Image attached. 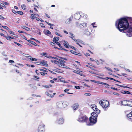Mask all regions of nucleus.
<instances>
[{
  "instance_id": "obj_1",
  "label": "nucleus",
  "mask_w": 132,
  "mask_h": 132,
  "mask_svg": "<svg viewBox=\"0 0 132 132\" xmlns=\"http://www.w3.org/2000/svg\"><path fill=\"white\" fill-rule=\"evenodd\" d=\"M115 25L119 31L123 32L127 29L125 32L126 36L128 37L132 36V18L126 17L121 18L116 22Z\"/></svg>"
},
{
  "instance_id": "obj_2",
  "label": "nucleus",
  "mask_w": 132,
  "mask_h": 132,
  "mask_svg": "<svg viewBox=\"0 0 132 132\" xmlns=\"http://www.w3.org/2000/svg\"><path fill=\"white\" fill-rule=\"evenodd\" d=\"M92 116L89 118V121H89L87 123V125L88 126L92 125L95 124L97 122V117H98V115L95 112H92L91 113Z\"/></svg>"
},
{
  "instance_id": "obj_3",
  "label": "nucleus",
  "mask_w": 132,
  "mask_h": 132,
  "mask_svg": "<svg viewBox=\"0 0 132 132\" xmlns=\"http://www.w3.org/2000/svg\"><path fill=\"white\" fill-rule=\"evenodd\" d=\"M68 104L67 102L59 101L56 103V106L57 108L61 109L68 106Z\"/></svg>"
},
{
  "instance_id": "obj_4",
  "label": "nucleus",
  "mask_w": 132,
  "mask_h": 132,
  "mask_svg": "<svg viewBox=\"0 0 132 132\" xmlns=\"http://www.w3.org/2000/svg\"><path fill=\"white\" fill-rule=\"evenodd\" d=\"M51 62L53 63L56 64L59 67L63 68L65 64L64 63H65V62L61 59L59 60V61L56 60H52Z\"/></svg>"
},
{
  "instance_id": "obj_5",
  "label": "nucleus",
  "mask_w": 132,
  "mask_h": 132,
  "mask_svg": "<svg viewBox=\"0 0 132 132\" xmlns=\"http://www.w3.org/2000/svg\"><path fill=\"white\" fill-rule=\"evenodd\" d=\"M77 120L80 122H85L86 123V124L87 123H88V122L89 121L88 118L85 115H80L79 116Z\"/></svg>"
},
{
  "instance_id": "obj_6",
  "label": "nucleus",
  "mask_w": 132,
  "mask_h": 132,
  "mask_svg": "<svg viewBox=\"0 0 132 132\" xmlns=\"http://www.w3.org/2000/svg\"><path fill=\"white\" fill-rule=\"evenodd\" d=\"M99 104L103 108H106L109 105V103L108 101L106 100H102L99 102Z\"/></svg>"
},
{
  "instance_id": "obj_7",
  "label": "nucleus",
  "mask_w": 132,
  "mask_h": 132,
  "mask_svg": "<svg viewBox=\"0 0 132 132\" xmlns=\"http://www.w3.org/2000/svg\"><path fill=\"white\" fill-rule=\"evenodd\" d=\"M121 104L124 106H132V102L131 101H123L121 102Z\"/></svg>"
},
{
  "instance_id": "obj_8",
  "label": "nucleus",
  "mask_w": 132,
  "mask_h": 132,
  "mask_svg": "<svg viewBox=\"0 0 132 132\" xmlns=\"http://www.w3.org/2000/svg\"><path fill=\"white\" fill-rule=\"evenodd\" d=\"M45 125L44 124L40 125L38 127V132H44Z\"/></svg>"
},
{
  "instance_id": "obj_9",
  "label": "nucleus",
  "mask_w": 132,
  "mask_h": 132,
  "mask_svg": "<svg viewBox=\"0 0 132 132\" xmlns=\"http://www.w3.org/2000/svg\"><path fill=\"white\" fill-rule=\"evenodd\" d=\"M82 13L81 12L76 13L74 14V18L78 20L82 16Z\"/></svg>"
},
{
  "instance_id": "obj_10",
  "label": "nucleus",
  "mask_w": 132,
  "mask_h": 132,
  "mask_svg": "<svg viewBox=\"0 0 132 132\" xmlns=\"http://www.w3.org/2000/svg\"><path fill=\"white\" fill-rule=\"evenodd\" d=\"M79 107V104L78 103H75L72 106V108L74 110H77Z\"/></svg>"
},
{
  "instance_id": "obj_11",
  "label": "nucleus",
  "mask_w": 132,
  "mask_h": 132,
  "mask_svg": "<svg viewBox=\"0 0 132 132\" xmlns=\"http://www.w3.org/2000/svg\"><path fill=\"white\" fill-rule=\"evenodd\" d=\"M40 64L43 66L47 67L48 65V64L47 63V61H44L42 60L40 62Z\"/></svg>"
},
{
  "instance_id": "obj_12",
  "label": "nucleus",
  "mask_w": 132,
  "mask_h": 132,
  "mask_svg": "<svg viewBox=\"0 0 132 132\" xmlns=\"http://www.w3.org/2000/svg\"><path fill=\"white\" fill-rule=\"evenodd\" d=\"M73 18L72 16H71L70 17L67 19L65 21V23L67 24H69L71 22L72 19Z\"/></svg>"
},
{
  "instance_id": "obj_13",
  "label": "nucleus",
  "mask_w": 132,
  "mask_h": 132,
  "mask_svg": "<svg viewBox=\"0 0 132 132\" xmlns=\"http://www.w3.org/2000/svg\"><path fill=\"white\" fill-rule=\"evenodd\" d=\"M87 23H80L79 26L81 28H85L87 26Z\"/></svg>"
},
{
  "instance_id": "obj_14",
  "label": "nucleus",
  "mask_w": 132,
  "mask_h": 132,
  "mask_svg": "<svg viewBox=\"0 0 132 132\" xmlns=\"http://www.w3.org/2000/svg\"><path fill=\"white\" fill-rule=\"evenodd\" d=\"M57 122L59 124H62L64 122V119L62 118H60L57 120Z\"/></svg>"
},
{
  "instance_id": "obj_15",
  "label": "nucleus",
  "mask_w": 132,
  "mask_h": 132,
  "mask_svg": "<svg viewBox=\"0 0 132 132\" xmlns=\"http://www.w3.org/2000/svg\"><path fill=\"white\" fill-rule=\"evenodd\" d=\"M84 34L87 36H89L90 34V32L88 31V30L87 29H86L84 31Z\"/></svg>"
},
{
  "instance_id": "obj_16",
  "label": "nucleus",
  "mask_w": 132,
  "mask_h": 132,
  "mask_svg": "<svg viewBox=\"0 0 132 132\" xmlns=\"http://www.w3.org/2000/svg\"><path fill=\"white\" fill-rule=\"evenodd\" d=\"M44 33L45 34L47 35H49L51 34V32L48 30H44Z\"/></svg>"
},
{
  "instance_id": "obj_17",
  "label": "nucleus",
  "mask_w": 132,
  "mask_h": 132,
  "mask_svg": "<svg viewBox=\"0 0 132 132\" xmlns=\"http://www.w3.org/2000/svg\"><path fill=\"white\" fill-rule=\"evenodd\" d=\"M40 54L42 55H43V56H45L47 57L48 58H50L51 57V56H47V53H44H44H42L41 54Z\"/></svg>"
},
{
  "instance_id": "obj_18",
  "label": "nucleus",
  "mask_w": 132,
  "mask_h": 132,
  "mask_svg": "<svg viewBox=\"0 0 132 132\" xmlns=\"http://www.w3.org/2000/svg\"><path fill=\"white\" fill-rule=\"evenodd\" d=\"M95 83H97L98 84H103V85H104L106 86H110L109 85H108V84L106 83L102 82L99 81H95Z\"/></svg>"
},
{
  "instance_id": "obj_19",
  "label": "nucleus",
  "mask_w": 132,
  "mask_h": 132,
  "mask_svg": "<svg viewBox=\"0 0 132 132\" xmlns=\"http://www.w3.org/2000/svg\"><path fill=\"white\" fill-rule=\"evenodd\" d=\"M126 116L129 118L132 119V111L129 114L127 115Z\"/></svg>"
},
{
  "instance_id": "obj_20",
  "label": "nucleus",
  "mask_w": 132,
  "mask_h": 132,
  "mask_svg": "<svg viewBox=\"0 0 132 132\" xmlns=\"http://www.w3.org/2000/svg\"><path fill=\"white\" fill-rule=\"evenodd\" d=\"M75 41L76 42V43L77 44H78V45H79L81 47H82V46H81L79 44V43H81V42H82V41H81V40H80L79 39H76V40H75Z\"/></svg>"
},
{
  "instance_id": "obj_21",
  "label": "nucleus",
  "mask_w": 132,
  "mask_h": 132,
  "mask_svg": "<svg viewBox=\"0 0 132 132\" xmlns=\"http://www.w3.org/2000/svg\"><path fill=\"white\" fill-rule=\"evenodd\" d=\"M64 43H63V44L64 45V46L67 48L69 47V44L68 43V42L65 41H64Z\"/></svg>"
},
{
  "instance_id": "obj_22",
  "label": "nucleus",
  "mask_w": 132,
  "mask_h": 132,
  "mask_svg": "<svg viewBox=\"0 0 132 132\" xmlns=\"http://www.w3.org/2000/svg\"><path fill=\"white\" fill-rule=\"evenodd\" d=\"M59 39V37H54L53 38V41L54 42H55L58 41Z\"/></svg>"
},
{
  "instance_id": "obj_23",
  "label": "nucleus",
  "mask_w": 132,
  "mask_h": 132,
  "mask_svg": "<svg viewBox=\"0 0 132 132\" xmlns=\"http://www.w3.org/2000/svg\"><path fill=\"white\" fill-rule=\"evenodd\" d=\"M21 27L22 28H23V29L26 30L27 31H30V29L29 28L25 26H21Z\"/></svg>"
},
{
  "instance_id": "obj_24",
  "label": "nucleus",
  "mask_w": 132,
  "mask_h": 132,
  "mask_svg": "<svg viewBox=\"0 0 132 132\" xmlns=\"http://www.w3.org/2000/svg\"><path fill=\"white\" fill-rule=\"evenodd\" d=\"M105 68L108 71H110V72H108L109 74L110 75H112V72H113L112 70L109 68L105 67Z\"/></svg>"
},
{
  "instance_id": "obj_25",
  "label": "nucleus",
  "mask_w": 132,
  "mask_h": 132,
  "mask_svg": "<svg viewBox=\"0 0 132 132\" xmlns=\"http://www.w3.org/2000/svg\"><path fill=\"white\" fill-rule=\"evenodd\" d=\"M27 41L28 42L31 43L34 45L37 46V44L33 41L29 40H28Z\"/></svg>"
},
{
  "instance_id": "obj_26",
  "label": "nucleus",
  "mask_w": 132,
  "mask_h": 132,
  "mask_svg": "<svg viewBox=\"0 0 132 132\" xmlns=\"http://www.w3.org/2000/svg\"><path fill=\"white\" fill-rule=\"evenodd\" d=\"M42 86L43 87H45V88H50V87H52V85L50 84H49L48 85H43Z\"/></svg>"
},
{
  "instance_id": "obj_27",
  "label": "nucleus",
  "mask_w": 132,
  "mask_h": 132,
  "mask_svg": "<svg viewBox=\"0 0 132 132\" xmlns=\"http://www.w3.org/2000/svg\"><path fill=\"white\" fill-rule=\"evenodd\" d=\"M91 108L93 110H94L95 109H96V108L97 107L96 106L95 104L92 105L90 106Z\"/></svg>"
},
{
  "instance_id": "obj_28",
  "label": "nucleus",
  "mask_w": 132,
  "mask_h": 132,
  "mask_svg": "<svg viewBox=\"0 0 132 132\" xmlns=\"http://www.w3.org/2000/svg\"><path fill=\"white\" fill-rule=\"evenodd\" d=\"M35 15L36 14H31L30 16L32 20L34 19L35 18H36V16H35Z\"/></svg>"
},
{
  "instance_id": "obj_29",
  "label": "nucleus",
  "mask_w": 132,
  "mask_h": 132,
  "mask_svg": "<svg viewBox=\"0 0 132 132\" xmlns=\"http://www.w3.org/2000/svg\"><path fill=\"white\" fill-rule=\"evenodd\" d=\"M94 111L96 112L97 113L99 114L100 113V110L97 108V107L96 108V109H95Z\"/></svg>"
},
{
  "instance_id": "obj_30",
  "label": "nucleus",
  "mask_w": 132,
  "mask_h": 132,
  "mask_svg": "<svg viewBox=\"0 0 132 132\" xmlns=\"http://www.w3.org/2000/svg\"><path fill=\"white\" fill-rule=\"evenodd\" d=\"M82 16L84 19H86L88 17V16L87 14L83 13H82Z\"/></svg>"
},
{
  "instance_id": "obj_31",
  "label": "nucleus",
  "mask_w": 132,
  "mask_h": 132,
  "mask_svg": "<svg viewBox=\"0 0 132 132\" xmlns=\"http://www.w3.org/2000/svg\"><path fill=\"white\" fill-rule=\"evenodd\" d=\"M46 94L48 96L50 97H53V96L52 95L50 94L48 92H46Z\"/></svg>"
},
{
  "instance_id": "obj_32",
  "label": "nucleus",
  "mask_w": 132,
  "mask_h": 132,
  "mask_svg": "<svg viewBox=\"0 0 132 132\" xmlns=\"http://www.w3.org/2000/svg\"><path fill=\"white\" fill-rule=\"evenodd\" d=\"M22 8L23 10H26V6L24 4H22L21 5Z\"/></svg>"
},
{
  "instance_id": "obj_33",
  "label": "nucleus",
  "mask_w": 132,
  "mask_h": 132,
  "mask_svg": "<svg viewBox=\"0 0 132 132\" xmlns=\"http://www.w3.org/2000/svg\"><path fill=\"white\" fill-rule=\"evenodd\" d=\"M106 78H107V79H111V80H113L115 81H117V82H119L117 80H116L114 79H113V78H110V77H106Z\"/></svg>"
},
{
  "instance_id": "obj_34",
  "label": "nucleus",
  "mask_w": 132,
  "mask_h": 132,
  "mask_svg": "<svg viewBox=\"0 0 132 132\" xmlns=\"http://www.w3.org/2000/svg\"><path fill=\"white\" fill-rule=\"evenodd\" d=\"M82 71H79V72L78 73V74L79 75H80L81 76H85L84 74L83 73H82Z\"/></svg>"
},
{
  "instance_id": "obj_35",
  "label": "nucleus",
  "mask_w": 132,
  "mask_h": 132,
  "mask_svg": "<svg viewBox=\"0 0 132 132\" xmlns=\"http://www.w3.org/2000/svg\"><path fill=\"white\" fill-rule=\"evenodd\" d=\"M58 70L57 71V72L59 73H63L64 72L63 70L60 69H58Z\"/></svg>"
},
{
  "instance_id": "obj_36",
  "label": "nucleus",
  "mask_w": 132,
  "mask_h": 132,
  "mask_svg": "<svg viewBox=\"0 0 132 132\" xmlns=\"http://www.w3.org/2000/svg\"><path fill=\"white\" fill-rule=\"evenodd\" d=\"M30 59L32 61H37V59H36L32 57L30 58Z\"/></svg>"
},
{
  "instance_id": "obj_37",
  "label": "nucleus",
  "mask_w": 132,
  "mask_h": 132,
  "mask_svg": "<svg viewBox=\"0 0 132 132\" xmlns=\"http://www.w3.org/2000/svg\"><path fill=\"white\" fill-rule=\"evenodd\" d=\"M122 93L125 94H130V93L128 91H125L123 93Z\"/></svg>"
},
{
  "instance_id": "obj_38",
  "label": "nucleus",
  "mask_w": 132,
  "mask_h": 132,
  "mask_svg": "<svg viewBox=\"0 0 132 132\" xmlns=\"http://www.w3.org/2000/svg\"><path fill=\"white\" fill-rule=\"evenodd\" d=\"M4 37H5L7 39L9 40H11L10 36H4Z\"/></svg>"
},
{
  "instance_id": "obj_39",
  "label": "nucleus",
  "mask_w": 132,
  "mask_h": 132,
  "mask_svg": "<svg viewBox=\"0 0 132 132\" xmlns=\"http://www.w3.org/2000/svg\"><path fill=\"white\" fill-rule=\"evenodd\" d=\"M116 85H117L118 86H120V87H124V88H130L129 87H127V86H125L121 85H118V84H116Z\"/></svg>"
},
{
  "instance_id": "obj_40",
  "label": "nucleus",
  "mask_w": 132,
  "mask_h": 132,
  "mask_svg": "<svg viewBox=\"0 0 132 132\" xmlns=\"http://www.w3.org/2000/svg\"><path fill=\"white\" fill-rule=\"evenodd\" d=\"M17 13H18L21 15H23V12H22L21 11H17Z\"/></svg>"
},
{
  "instance_id": "obj_41",
  "label": "nucleus",
  "mask_w": 132,
  "mask_h": 132,
  "mask_svg": "<svg viewBox=\"0 0 132 132\" xmlns=\"http://www.w3.org/2000/svg\"><path fill=\"white\" fill-rule=\"evenodd\" d=\"M55 43H56V44H57V45H59V47L61 48H62V46H61L60 45V43L58 42H55Z\"/></svg>"
},
{
  "instance_id": "obj_42",
  "label": "nucleus",
  "mask_w": 132,
  "mask_h": 132,
  "mask_svg": "<svg viewBox=\"0 0 132 132\" xmlns=\"http://www.w3.org/2000/svg\"><path fill=\"white\" fill-rule=\"evenodd\" d=\"M2 27L4 28L5 29L7 30H9V29L7 26H2Z\"/></svg>"
},
{
  "instance_id": "obj_43",
  "label": "nucleus",
  "mask_w": 132,
  "mask_h": 132,
  "mask_svg": "<svg viewBox=\"0 0 132 132\" xmlns=\"http://www.w3.org/2000/svg\"><path fill=\"white\" fill-rule=\"evenodd\" d=\"M74 41L76 40V39L75 38V36L74 35L72 36H69Z\"/></svg>"
},
{
  "instance_id": "obj_44",
  "label": "nucleus",
  "mask_w": 132,
  "mask_h": 132,
  "mask_svg": "<svg viewBox=\"0 0 132 132\" xmlns=\"http://www.w3.org/2000/svg\"><path fill=\"white\" fill-rule=\"evenodd\" d=\"M39 73L41 75L43 76H44L45 74H47V73L46 72H39Z\"/></svg>"
},
{
  "instance_id": "obj_45",
  "label": "nucleus",
  "mask_w": 132,
  "mask_h": 132,
  "mask_svg": "<svg viewBox=\"0 0 132 132\" xmlns=\"http://www.w3.org/2000/svg\"><path fill=\"white\" fill-rule=\"evenodd\" d=\"M39 70L40 71H43V72H47L46 70H45L44 69H39Z\"/></svg>"
},
{
  "instance_id": "obj_46",
  "label": "nucleus",
  "mask_w": 132,
  "mask_h": 132,
  "mask_svg": "<svg viewBox=\"0 0 132 132\" xmlns=\"http://www.w3.org/2000/svg\"><path fill=\"white\" fill-rule=\"evenodd\" d=\"M84 95L86 96H90L91 94L90 93H87L84 94Z\"/></svg>"
},
{
  "instance_id": "obj_47",
  "label": "nucleus",
  "mask_w": 132,
  "mask_h": 132,
  "mask_svg": "<svg viewBox=\"0 0 132 132\" xmlns=\"http://www.w3.org/2000/svg\"><path fill=\"white\" fill-rule=\"evenodd\" d=\"M45 22L47 24H48V25H50V26H54V25L53 24H51V23H49L48 22H47V21H45Z\"/></svg>"
},
{
  "instance_id": "obj_48",
  "label": "nucleus",
  "mask_w": 132,
  "mask_h": 132,
  "mask_svg": "<svg viewBox=\"0 0 132 132\" xmlns=\"http://www.w3.org/2000/svg\"><path fill=\"white\" fill-rule=\"evenodd\" d=\"M12 11L13 13L15 14H17V12H16L14 10L12 9Z\"/></svg>"
},
{
  "instance_id": "obj_49",
  "label": "nucleus",
  "mask_w": 132,
  "mask_h": 132,
  "mask_svg": "<svg viewBox=\"0 0 132 132\" xmlns=\"http://www.w3.org/2000/svg\"><path fill=\"white\" fill-rule=\"evenodd\" d=\"M0 6L4 7H6V6L5 5H4V4L1 3H0Z\"/></svg>"
},
{
  "instance_id": "obj_50",
  "label": "nucleus",
  "mask_w": 132,
  "mask_h": 132,
  "mask_svg": "<svg viewBox=\"0 0 132 132\" xmlns=\"http://www.w3.org/2000/svg\"><path fill=\"white\" fill-rule=\"evenodd\" d=\"M95 23H92L91 24L92 26H93V28H96L97 27V26H95Z\"/></svg>"
},
{
  "instance_id": "obj_51",
  "label": "nucleus",
  "mask_w": 132,
  "mask_h": 132,
  "mask_svg": "<svg viewBox=\"0 0 132 132\" xmlns=\"http://www.w3.org/2000/svg\"><path fill=\"white\" fill-rule=\"evenodd\" d=\"M51 58H52V59H56V60H58L57 61H59V60H60V59H58L57 57H53L52 56H51Z\"/></svg>"
},
{
  "instance_id": "obj_52",
  "label": "nucleus",
  "mask_w": 132,
  "mask_h": 132,
  "mask_svg": "<svg viewBox=\"0 0 132 132\" xmlns=\"http://www.w3.org/2000/svg\"><path fill=\"white\" fill-rule=\"evenodd\" d=\"M94 61L97 63V64H100V62L97 60H94Z\"/></svg>"
},
{
  "instance_id": "obj_53",
  "label": "nucleus",
  "mask_w": 132,
  "mask_h": 132,
  "mask_svg": "<svg viewBox=\"0 0 132 132\" xmlns=\"http://www.w3.org/2000/svg\"><path fill=\"white\" fill-rule=\"evenodd\" d=\"M9 32L10 34H12L13 35H14V32H13L12 31H11L9 30Z\"/></svg>"
},
{
  "instance_id": "obj_54",
  "label": "nucleus",
  "mask_w": 132,
  "mask_h": 132,
  "mask_svg": "<svg viewBox=\"0 0 132 132\" xmlns=\"http://www.w3.org/2000/svg\"><path fill=\"white\" fill-rule=\"evenodd\" d=\"M75 87L76 89H80V86H75Z\"/></svg>"
},
{
  "instance_id": "obj_55",
  "label": "nucleus",
  "mask_w": 132,
  "mask_h": 132,
  "mask_svg": "<svg viewBox=\"0 0 132 132\" xmlns=\"http://www.w3.org/2000/svg\"><path fill=\"white\" fill-rule=\"evenodd\" d=\"M113 94L114 95L117 96H119V93L115 92L113 93Z\"/></svg>"
},
{
  "instance_id": "obj_56",
  "label": "nucleus",
  "mask_w": 132,
  "mask_h": 132,
  "mask_svg": "<svg viewBox=\"0 0 132 132\" xmlns=\"http://www.w3.org/2000/svg\"><path fill=\"white\" fill-rule=\"evenodd\" d=\"M79 71H77V70H74L73 71V72L76 73L78 74V73Z\"/></svg>"
},
{
  "instance_id": "obj_57",
  "label": "nucleus",
  "mask_w": 132,
  "mask_h": 132,
  "mask_svg": "<svg viewBox=\"0 0 132 132\" xmlns=\"http://www.w3.org/2000/svg\"><path fill=\"white\" fill-rule=\"evenodd\" d=\"M39 24H40V25L42 27H45L44 25L43 24V23H40Z\"/></svg>"
},
{
  "instance_id": "obj_58",
  "label": "nucleus",
  "mask_w": 132,
  "mask_h": 132,
  "mask_svg": "<svg viewBox=\"0 0 132 132\" xmlns=\"http://www.w3.org/2000/svg\"><path fill=\"white\" fill-rule=\"evenodd\" d=\"M5 19V18L3 17L2 16L0 15V19L4 20Z\"/></svg>"
},
{
  "instance_id": "obj_59",
  "label": "nucleus",
  "mask_w": 132,
  "mask_h": 132,
  "mask_svg": "<svg viewBox=\"0 0 132 132\" xmlns=\"http://www.w3.org/2000/svg\"><path fill=\"white\" fill-rule=\"evenodd\" d=\"M71 52L72 53L74 54H76V52L75 51H71Z\"/></svg>"
},
{
  "instance_id": "obj_60",
  "label": "nucleus",
  "mask_w": 132,
  "mask_h": 132,
  "mask_svg": "<svg viewBox=\"0 0 132 132\" xmlns=\"http://www.w3.org/2000/svg\"><path fill=\"white\" fill-rule=\"evenodd\" d=\"M63 68H66L67 69H70V68L68 67L65 65H64V66Z\"/></svg>"
},
{
  "instance_id": "obj_61",
  "label": "nucleus",
  "mask_w": 132,
  "mask_h": 132,
  "mask_svg": "<svg viewBox=\"0 0 132 132\" xmlns=\"http://www.w3.org/2000/svg\"><path fill=\"white\" fill-rule=\"evenodd\" d=\"M50 44L53 46H54L55 45V44L53 42H51Z\"/></svg>"
},
{
  "instance_id": "obj_62",
  "label": "nucleus",
  "mask_w": 132,
  "mask_h": 132,
  "mask_svg": "<svg viewBox=\"0 0 132 132\" xmlns=\"http://www.w3.org/2000/svg\"><path fill=\"white\" fill-rule=\"evenodd\" d=\"M97 77L98 78H100V79H106V80H107V79L105 78H103L102 77H99V76H97Z\"/></svg>"
},
{
  "instance_id": "obj_63",
  "label": "nucleus",
  "mask_w": 132,
  "mask_h": 132,
  "mask_svg": "<svg viewBox=\"0 0 132 132\" xmlns=\"http://www.w3.org/2000/svg\"><path fill=\"white\" fill-rule=\"evenodd\" d=\"M69 90V89H66L64 90V91L65 92H67Z\"/></svg>"
},
{
  "instance_id": "obj_64",
  "label": "nucleus",
  "mask_w": 132,
  "mask_h": 132,
  "mask_svg": "<svg viewBox=\"0 0 132 132\" xmlns=\"http://www.w3.org/2000/svg\"><path fill=\"white\" fill-rule=\"evenodd\" d=\"M84 54L86 56H90V54L89 53H84Z\"/></svg>"
}]
</instances>
